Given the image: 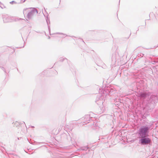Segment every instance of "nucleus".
Masks as SVG:
<instances>
[{
	"label": "nucleus",
	"mask_w": 158,
	"mask_h": 158,
	"mask_svg": "<svg viewBox=\"0 0 158 158\" xmlns=\"http://www.w3.org/2000/svg\"><path fill=\"white\" fill-rule=\"evenodd\" d=\"M1 69H2L4 71V72H6V71H5V69H4V68H3V67H2Z\"/></svg>",
	"instance_id": "19"
},
{
	"label": "nucleus",
	"mask_w": 158,
	"mask_h": 158,
	"mask_svg": "<svg viewBox=\"0 0 158 158\" xmlns=\"http://www.w3.org/2000/svg\"><path fill=\"white\" fill-rule=\"evenodd\" d=\"M148 136L140 137L141 139L139 140V143L142 145H146L149 144L151 141V139Z\"/></svg>",
	"instance_id": "4"
},
{
	"label": "nucleus",
	"mask_w": 158,
	"mask_h": 158,
	"mask_svg": "<svg viewBox=\"0 0 158 158\" xmlns=\"http://www.w3.org/2000/svg\"><path fill=\"white\" fill-rule=\"evenodd\" d=\"M0 7L2 9L5 8H6V7L2 3H1V2H0Z\"/></svg>",
	"instance_id": "13"
},
{
	"label": "nucleus",
	"mask_w": 158,
	"mask_h": 158,
	"mask_svg": "<svg viewBox=\"0 0 158 158\" xmlns=\"http://www.w3.org/2000/svg\"><path fill=\"white\" fill-rule=\"evenodd\" d=\"M14 124H16V127H17V126H18L19 125V123H18L17 122H16Z\"/></svg>",
	"instance_id": "16"
},
{
	"label": "nucleus",
	"mask_w": 158,
	"mask_h": 158,
	"mask_svg": "<svg viewBox=\"0 0 158 158\" xmlns=\"http://www.w3.org/2000/svg\"><path fill=\"white\" fill-rule=\"evenodd\" d=\"M116 61V55L115 54H113L112 55V65H114Z\"/></svg>",
	"instance_id": "7"
},
{
	"label": "nucleus",
	"mask_w": 158,
	"mask_h": 158,
	"mask_svg": "<svg viewBox=\"0 0 158 158\" xmlns=\"http://www.w3.org/2000/svg\"><path fill=\"white\" fill-rule=\"evenodd\" d=\"M31 127H32V128H34V127L33 126H31Z\"/></svg>",
	"instance_id": "22"
},
{
	"label": "nucleus",
	"mask_w": 158,
	"mask_h": 158,
	"mask_svg": "<svg viewBox=\"0 0 158 158\" xmlns=\"http://www.w3.org/2000/svg\"><path fill=\"white\" fill-rule=\"evenodd\" d=\"M45 19L46 21V22L48 25V29L49 31H50V26H49V23L50 24V19H49L48 17V15L46 17Z\"/></svg>",
	"instance_id": "9"
},
{
	"label": "nucleus",
	"mask_w": 158,
	"mask_h": 158,
	"mask_svg": "<svg viewBox=\"0 0 158 158\" xmlns=\"http://www.w3.org/2000/svg\"><path fill=\"white\" fill-rule=\"evenodd\" d=\"M57 34H62V35H63V36L62 37H64V38L66 36H67V35H66L65 34H63L62 33H57Z\"/></svg>",
	"instance_id": "15"
},
{
	"label": "nucleus",
	"mask_w": 158,
	"mask_h": 158,
	"mask_svg": "<svg viewBox=\"0 0 158 158\" xmlns=\"http://www.w3.org/2000/svg\"><path fill=\"white\" fill-rule=\"evenodd\" d=\"M2 19L4 23L12 22L17 21V19L15 17L11 16L7 14L3 15Z\"/></svg>",
	"instance_id": "3"
},
{
	"label": "nucleus",
	"mask_w": 158,
	"mask_h": 158,
	"mask_svg": "<svg viewBox=\"0 0 158 158\" xmlns=\"http://www.w3.org/2000/svg\"><path fill=\"white\" fill-rule=\"evenodd\" d=\"M16 2L14 1H12L10 2L11 4H13V3H16Z\"/></svg>",
	"instance_id": "17"
},
{
	"label": "nucleus",
	"mask_w": 158,
	"mask_h": 158,
	"mask_svg": "<svg viewBox=\"0 0 158 158\" xmlns=\"http://www.w3.org/2000/svg\"><path fill=\"white\" fill-rule=\"evenodd\" d=\"M149 127L146 126L141 127L139 129L138 135L140 137L148 136L149 133Z\"/></svg>",
	"instance_id": "2"
},
{
	"label": "nucleus",
	"mask_w": 158,
	"mask_h": 158,
	"mask_svg": "<svg viewBox=\"0 0 158 158\" xmlns=\"http://www.w3.org/2000/svg\"><path fill=\"white\" fill-rule=\"evenodd\" d=\"M27 10V9H25L23 11V14L24 15L25 14V12Z\"/></svg>",
	"instance_id": "18"
},
{
	"label": "nucleus",
	"mask_w": 158,
	"mask_h": 158,
	"mask_svg": "<svg viewBox=\"0 0 158 158\" xmlns=\"http://www.w3.org/2000/svg\"><path fill=\"white\" fill-rule=\"evenodd\" d=\"M37 11L36 9L32 10L31 11L28 13L27 15V18L30 19L32 18L34 15L37 13Z\"/></svg>",
	"instance_id": "6"
},
{
	"label": "nucleus",
	"mask_w": 158,
	"mask_h": 158,
	"mask_svg": "<svg viewBox=\"0 0 158 158\" xmlns=\"http://www.w3.org/2000/svg\"><path fill=\"white\" fill-rule=\"evenodd\" d=\"M98 126V124H97L96 123H94L93 125H92V127L94 129H95L96 128H95V127H97Z\"/></svg>",
	"instance_id": "12"
},
{
	"label": "nucleus",
	"mask_w": 158,
	"mask_h": 158,
	"mask_svg": "<svg viewBox=\"0 0 158 158\" xmlns=\"http://www.w3.org/2000/svg\"><path fill=\"white\" fill-rule=\"evenodd\" d=\"M63 60H62V58H60V61H63Z\"/></svg>",
	"instance_id": "20"
},
{
	"label": "nucleus",
	"mask_w": 158,
	"mask_h": 158,
	"mask_svg": "<svg viewBox=\"0 0 158 158\" xmlns=\"http://www.w3.org/2000/svg\"><path fill=\"white\" fill-rule=\"evenodd\" d=\"M22 0L23 1V2H24L25 1H26V0Z\"/></svg>",
	"instance_id": "21"
},
{
	"label": "nucleus",
	"mask_w": 158,
	"mask_h": 158,
	"mask_svg": "<svg viewBox=\"0 0 158 158\" xmlns=\"http://www.w3.org/2000/svg\"><path fill=\"white\" fill-rule=\"evenodd\" d=\"M89 148L88 146H85L83 147H82V148H81L80 149L83 151H86Z\"/></svg>",
	"instance_id": "11"
},
{
	"label": "nucleus",
	"mask_w": 158,
	"mask_h": 158,
	"mask_svg": "<svg viewBox=\"0 0 158 158\" xmlns=\"http://www.w3.org/2000/svg\"><path fill=\"white\" fill-rule=\"evenodd\" d=\"M91 118V117H90V115L89 114L85 115L84 117L85 121L87 123H89V121L90 120V119Z\"/></svg>",
	"instance_id": "8"
},
{
	"label": "nucleus",
	"mask_w": 158,
	"mask_h": 158,
	"mask_svg": "<svg viewBox=\"0 0 158 158\" xmlns=\"http://www.w3.org/2000/svg\"><path fill=\"white\" fill-rule=\"evenodd\" d=\"M25 124V123L24 122H23Z\"/></svg>",
	"instance_id": "23"
},
{
	"label": "nucleus",
	"mask_w": 158,
	"mask_h": 158,
	"mask_svg": "<svg viewBox=\"0 0 158 158\" xmlns=\"http://www.w3.org/2000/svg\"><path fill=\"white\" fill-rule=\"evenodd\" d=\"M143 56H144V54L142 53H138L137 54V56L139 57H143Z\"/></svg>",
	"instance_id": "14"
},
{
	"label": "nucleus",
	"mask_w": 158,
	"mask_h": 158,
	"mask_svg": "<svg viewBox=\"0 0 158 158\" xmlns=\"http://www.w3.org/2000/svg\"><path fill=\"white\" fill-rule=\"evenodd\" d=\"M150 95V92H141L139 93L138 97H139L140 99L147 100L148 101L149 99V97Z\"/></svg>",
	"instance_id": "5"
},
{
	"label": "nucleus",
	"mask_w": 158,
	"mask_h": 158,
	"mask_svg": "<svg viewBox=\"0 0 158 158\" xmlns=\"http://www.w3.org/2000/svg\"><path fill=\"white\" fill-rule=\"evenodd\" d=\"M115 90V89L113 86L110 85L108 86L105 90L103 89L101 90V89L99 88V93H100L101 95L100 96H99V98L98 97H97L96 99V102L98 105L100 104H103V98L104 96L106 97L109 95V93L113 92Z\"/></svg>",
	"instance_id": "1"
},
{
	"label": "nucleus",
	"mask_w": 158,
	"mask_h": 158,
	"mask_svg": "<svg viewBox=\"0 0 158 158\" xmlns=\"http://www.w3.org/2000/svg\"><path fill=\"white\" fill-rule=\"evenodd\" d=\"M150 98L153 101H155L157 98V97L155 95H152L150 97Z\"/></svg>",
	"instance_id": "10"
}]
</instances>
